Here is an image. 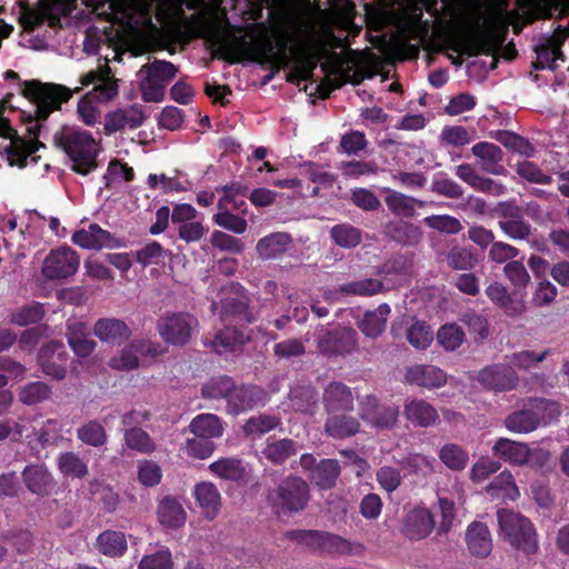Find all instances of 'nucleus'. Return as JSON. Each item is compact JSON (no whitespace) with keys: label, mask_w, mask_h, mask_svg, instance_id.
<instances>
[{"label":"nucleus","mask_w":569,"mask_h":569,"mask_svg":"<svg viewBox=\"0 0 569 569\" xmlns=\"http://www.w3.org/2000/svg\"><path fill=\"white\" fill-rule=\"evenodd\" d=\"M22 93L34 103L33 114L29 113L26 128L29 140L14 136L8 121L0 118V137L10 139L4 148L9 164L19 167H26L29 161L33 163L38 161L34 153L43 147L38 140L46 129L43 122L52 111L60 109V106L72 96V91L64 86L36 80L24 82Z\"/></svg>","instance_id":"f257e3e1"},{"label":"nucleus","mask_w":569,"mask_h":569,"mask_svg":"<svg viewBox=\"0 0 569 569\" xmlns=\"http://www.w3.org/2000/svg\"><path fill=\"white\" fill-rule=\"evenodd\" d=\"M183 3V0H163L157 12L159 20L167 24H186L193 36L203 38L230 62H238L258 50L259 43L252 33V27L249 32L241 34L222 31L217 21L206 13H194L187 18Z\"/></svg>","instance_id":"f03ea898"},{"label":"nucleus","mask_w":569,"mask_h":569,"mask_svg":"<svg viewBox=\"0 0 569 569\" xmlns=\"http://www.w3.org/2000/svg\"><path fill=\"white\" fill-rule=\"evenodd\" d=\"M54 146L72 161V170L86 176L93 171L99 153V142L93 136L76 126H63L53 134Z\"/></svg>","instance_id":"7ed1b4c3"},{"label":"nucleus","mask_w":569,"mask_h":569,"mask_svg":"<svg viewBox=\"0 0 569 569\" xmlns=\"http://www.w3.org/2000/svg\"><path fill=\"white\" fill-rule=\"evenodd\" d=\"M499 535L515 549L527 555L538 550L537 532L532 522L519 512L501 509L497 512Z\"/></svg>","instance_id":"20e7f679"},{"label":"nucleus","mask_w":569,"mask_h":569,"mask_svg":"<svg viewBox=\"0 0 569 569\" xmlns=\"http://www.w3.org/2000/svg\"><path fill=\"white\" fill-rule=\"evenodd\" d=\"M74 1L38 0L34 7L20 3L19 22L24 31H32L44 22H48L51 28L59 27L61 17L68 16L72 11Z\"/></svg>","instance_id":"39448f33"},{"label":"nucleus","mask_w":569,"mask_h":569,"mask_svg":"<svg viewBox=\"0 0 569 569\" xmlns=\"http://www.w3.org/2000/svg\"><path fill=\"white\" fill-rule=\"evenodd\" d=\"M176 73L177 68L163 60L142 66L138 72L142 99L147 102H160L167 84Z\"/></svg>","instance_id":"423d86ee"},{"label":"nucleus","mask_w":569,"mask_h":569,"mask_svg":"<svg viewBox=\"0 0 569 569\" xmlns=\"http://www.w3.org/2000/svg\"><path fill=\"white\" fill-rule=\"evenodd\" d=\"M108 6L113 20L127 28H138L150 21L151 4L148 0H106L90 3L94 10Z\"/></svg>","instance_id":"0eeeda50"},{"label":"nucleus","mask_w":569,"mask_h":569,"mask_svg":"<svg viewBox=\"0 0 569 569\" xmlns=\"http://www.w3.org/2000/svg\"><path fill=\"white\" fill-rule=\"evenodd\" d=\"M79 267V253L68 246H60L51 249L43 259L41 274L51 281L67 280L77 273Z\"/></svg>","instance_id":"6e6552de"},{"label":"nucleus","mask_w":569,"mask_h":569,"mask_svg":"<svg viewBox=\"0 0 569 569\" xmlns=\"http://www.w3.org/2000/svg\"><path fill=\"white\" fill-rule=\"evenodd\" d=\"M269 500L277 512L299 511L309 500L308 485L300 478H288L269 495Z\"/></svg>","instance_id":"1a4fd4ad"},{"label":"nucleus","mask_w":569,"mask_h":569,"mask_svg":"<svg viewBox=\"0 0 569 569\" xmlns=\"http://www.w3.org/2000/svg\"><path fill=\"white\" fill-rule=\"evenodd\" d=\"M89 84H93V88L86 94H90L98 102H109L118 96V80L111 74L107 63L83 74L80 78V86L76 87L74 91L78 92Z\"/></svg>","instance_id":"9d476101"},{"label":"nucleus","mask_w":569,"mask_h":569,"mask_svg":"<svg viewBox=\"0 0 569 569\" xmlns=\"http://www.w3.org/2000/svg\"><path fill=\"white\" fill-rule=\"evenodd\" d=\"M197 326L196 318L180 312L162 317L158 322V331L164 341L182 346L189 341Z\"/></svg>","instance_id":"9b49d317"},{"label":"nucleus","mask_w":569,"mask_h":569,"mask_svg":"<svg viewBox=\"0 0 569 569\" xmlns=\"http://www.w3.org/2000/svg\"><path fill=\"white\" fill-rule=\"evenodd\" d=\"M161 348L149 341H134L123 348L109 361L111 368L117 370H131L139 367L140 360L146 356L156 357Z\"/></svg>","instance_id":"f8f14e48"},{"label":"nucleus","mask_w":569,"mask_h":569,"mask_svg":"<svg viewBox=\"0 0 569 569\" xmlns=\"http://www.w3.org/2000/svg\"><path fill=\"white\" fill-rule=\"evenodd\" d=\"M496 456L511 465H525L532 456H537L540 460H547L549 453L542 449L531 451L527 445L517 442L508 438H500L492 447Z\"/></svg>","instance_id":"ddd939ff"},{"label":"nucleus","mask_w":569,"mask_h":569,"mask_svg":"<svg viewBox=\"0 0 569 569\" xmlns=\"http://www.w3.org/2000/svg\"><path fill=\"white\" fill-rule=\"evenodd\" d=\"M361 418L378 429L392 427L399 415L398 407L379 403L375 397H366L361 402Z\"/></svg>","instance_id":"4468645a"},{"label":"nucleus","mask_w":569,"mask_h":569,"mask_svg":"<svg viewBox=\"0 0 569 569\" xmlns=\"http://www.w3.org/2000/svg\"><path fill=\"white\" fill-rule=\"evenodd\" d=\"M478 381L486 389L508 391L517 386L518 376L510 366L493 365L479 371Z\"/></svg>","instance_id":"2eb2a0df"},{"label":"nucleus","mask_w":569,"mask_h":569,"mask_svg":"<svg viewBox=\"0 0 569 569\" xmlns=\"http://www.w3.org/2000/svg\"><path fill=\"white\" fill-rule=\"evenodd\" d=\"M568 33L563 30H556L550 37L543 38L537 47V59L533 62L536 69H556L558 60L563 61L561 46L563 44Z\"/></svg>","instance_id":"dca6fc26"},{"label":"nucleus","mask_w":569,"mask_h":569,"mask_svg":"<svg viewBox=\"0 0 569 569\" xmlns=\"http://www.w3.org/2000/svg\"><path fill=\"white\" fill-rule=\"evenodd\" d=\"M517 2L529 21L569 14V0H517Z\"/></svg>","instance_id":"f3484780"},{"label":"nucleus","mask_w":569,"mask_h":569,"mask_svg":"<svg viewBox=\"0 0 569 569\" xmlns=\"http://www.w3.org/2000/svg\"><path fill=\"white\" fill-rule=\"evenodd\" d=\"M142 106L132 104L109 112L104 119V131L108 134L122 130L124 128L136 129L144 121Z\"/></svg>","instance_id":"a211bd4d"},{"label":"nucleus","mask_w":569,"mask_h":569,"mask_svg":"<svg viewBox=\"0 0 569 569\" xmlns=\"http://www.w3.org/2000/svg\"><path fill=\"white\" fill-rule=\"evenodd\" d=\"M307 542H316L319 547L342 555H361L365 546L360 542L346 540L328 532L309 531L303 533Z\"/></svg>","instance_id":"6ab92c4d"},{"label":"nucleus","mask_w":569,"mask_h":569,"mask_svg":"<svg viewBox=\"0 0 569 569\" xmlns=\"http://www.w3.org/2000/svg\"><path fill=\"white\" fill-rule=\"evenodd\" d=\"M66 362L67 352L61 342H50L41 348L39 363L47 376L58 380L63 379L66 376Z\"/></svg>","instance_id":"aec40b11"},{"label":"nucleus","mask_w":569,"mask_h":569,"mask_svg":"<svg viewBox=\"0 0 569 569\" xmlns=\"http://www.w3.org/2000/svg\"><path fill=\"white\" fill-rule=\"evenodd\" d=\"M518 20L519 13L517 11L509 10L505 0H498L490 18V23L495 30L490 31L487 37H492L497 46H502L505 41V33L509 26H513L516 31L520 30L521 27L518 26Z\"/></svg>","instance_id":"412c9836"},{"label":"nucleus","mask_w":569,"mask_h":569,"mask_svg":"<svg viewBox=\"0 0 569 569\" xmlns=\"http://www.w3.org/2000/svg\"><path fill=\"white\" fill-rule=\"evenodd\" d=\"M435 528V519L431 511L426 507H417L410 510L405 521V533L410 539H423Z\"/></svg>","instance_id":"4be33fe9"},{"label":"nucleus","mask_w":569,"mask_h":569,"mask_svg":"<svg viewBox=\"0 0 569 569\" xmlns=\"http://www.w3.org/2000/svg\"><path fill=\"white\" fill-rule=\"evenodd\" d=\"M408 382L428 389L440 388L447 382V375L440 368L431 365H415L406 372Z\"/></svg>","instance_id":"5701e85b"},{"label":"nucleus","mask_w":569,"mask_h":569,"mask_svg":"<svg viewBox=\"0 0 569 569\" xmlns=\"http://www.w3.org/2000/svg\"><path fill=\"white\" fill-rule=\"evenodd\" d=\"M72 242L83 249L112 248L116 246L111 233L97 223H91L87 229L76 231L72 236Z\"/></svg>","instance_id":"b1692460"},{"label":"nucleus","mask_w":569,"mask_h":569,"mask_svg":"<svg viewBox=\"0 0 569 569\" xmlns=\"http://www.w3.org/2000/svg\"><path fill=\"white\" fill-rule=\"evenodd\" d=\"M403 415L408 421L418 427H430L439 420L436 408L422 399H407Z\"/></svg>","instance_id":"393cba45"},{"label":"nucleus","mask_w":569,"mask_h":569,"mask_svg":"<svg viewBox=\"0 0 569 569\" xmlns=\"http://www.w3.org/2000/svg\"><path fill=\"white\" fill-rule=\"evenodd\" d=\"M357 340V332L351 328H338L333 331H328L319 339V349L322 352H347L355 345Z\"/></svg>","instance_id":"a878e982"},{"label":"nucleus","mask_w":569,"mask_h":569,"mask_svg":"<svg viewBox=\"0 0 569 569\" xmlns=\"http://www.w3.org/2000/svg\"><path fill=\"white\" fill-rule=\"evenodd\" d=\"M228 410L238 415L263 402V392L257 387H233L228 395Z\"/></svg>","instance_id":"bb28decb"},{"label":"nucleus","mask_w":569,"mask_h":569,"mask_svg":"<svg viewBox=\"0 0 569 569\" xmlns=\"http://www.w3.org/2000/svg\"><path fill=\"white\" fill-rule=\"evenodd\" d=\"M468 550L476 557L485 558L492 549V539L488 527L482 522H472L466 531Z\"/></svg>","instance_id":"cd10ccee"},{"label":"nucleus","mask_w":569,"mask_h":569,"mask_svg":"<svg viewBox=\"0 0 569 569\" xmlns=\"http://www.w3.org/2000/svg\"><path fill=\"white\" fill-rule=\"evenodd\" d=\"M193 496L202 513L213 519L221 507V496L218 488L209 481H202L194 486Z\"/></svg>","instance_id":"c85d7f7f"},{"label":"nucleus","mask_w":569,"mask_h":569,"mask_svg":"<svg viewBox=\"0 0 569 569\" xmlns=\"http://www.w3.org/2000/svg\"><path fill=\"white\" fill-rule=\"evenodd\" d=\"M323 401L328 415L337 412H349L353 409V398L351 391L341 383H330L323 395Z\"/></svg>","instance_id":"c756f323"},{"label":"nucleus","mask_w":569,"mask_h":569,"mask_svg":"<svg viewBox=\"0 0 569 569\" xmlns=\"http://www.w3.org/2000/svg\"><path fill=\"white\" fill-rule=\"evenodd\" d=\"M93 333L100 341L116 345L127 339L130 330L120 319L102 318L94 323Z\"/></svg>","instance_id":"7c9ffc66"},{"label":"nucleus","mask_w":569,"mask_h":569,"mask_svg":"<svg viewBox=\"0 0 569 569\" xmlns=\"http://www.w3.org/2000/svg\"><path fill=\"white\" fill-rule=\"evenodd\" d=\"M292 239L286 232H273L261 238L256 246L259 258L263 260L280 258L291 246Z\"/></svg>","instance_id":"2f4dec72"},{"label":"nucleus","mask_w":569,"mask_h":569,"mask_svg":"<svg viewBox=\"0 0 569 569\" xmlns=\"http://www.w3.org/2000/svg\"><path fill=\"white\" fill-rule=\"evenodd\" d=\"M390 312V307L387 303H381L375 310L363 315L362 319L358 321V328L366 337L376 338L385 330Z\"/></svg>","instance_id":"473e14b6"},{"label":"nucleus","mask_w":569,"mask_h":569,"mask_svg":"<svg viewBox=\"0 0 569 569\" xmlns=\"http://www.w3.org/2000/svg\"><path fill=\"white\" fill-rule=\"evenodd\" d=\"M538 412H536L529 402L526 408L510 413L505 419L506 428L516 433H528L539 426Z\"/></svg>","instance_id":"72a5a7b5"},{"label":"nucleus","mask_w":569,"mask_h":569,"mask_svg":"<svg viewBox=\"0 0 569 569\" xmlns=\"http://www.w3.org/2000/svg\"><path fill=\"white\" fill-rule=\"evenodd\" d=\"M157 515L159 522L167 528H179L187 519L181 503L171 497H166L159 502Z\"/></svg>","instance_id":"f704fd0d"},{"label":"nucleus","mask_w":569,"mask_h":569,"mask_svg":"<svg viewBox=\"0 0 569 569\" xmlns=\"http://www.w3.org/2000/svg\"><path fill=\"white\" fill-rule=\"evenodd\" d=\"M189 429L196 437L203 439L218 438L223 432L222 422L212 413L198 415L191 420Z\"/></svg>","instance_id":"c9c22d12"},{"label":"nucleus","mask_w":569,"mask_h":569,"mask_svg":"<svg viewBox=\"0 0 569 569\" xmlns=\"http://www.w3.org/2000/svg\"><path fill=\"white\" fill-rule=\"evenodd\" d=\"M487 493L493 499L516 500L520 492L515 483L513 476L509 471L500 472L486 488Z\"/></svg>","instance_id":"e433bc0d"},{"label":"nucleus","mask_w":569,"mask_h":569,"mask_svg":"<svg viewBox=\"0 0 569 569\" xmlns=\"http://www.w3.org/2000/svg\"><path fill=\"white\" fill-rule=\"evenodd\" d=\"M359 430V422L347 412L329 415L326 422V432L333 438H346Z\"/></svg>","instance_id":"4c0bfd02"},{"label":"nucleus","mask_w":569,"mask_h":569,"mask_svg":"<svg viewBox=\"0 0 569 569\" xmlns=\"http://www.w3.org/2000/svg\"><path fill=\"white\" fill-rule=\"evenodd\" d=\"M22 476L28 489L34 493H44L52 486V477L43 465L26 467Z\"/></svg>","instance_id":"58836bf2"},{"label":"nucleus","mask_w":569,"mask_h":569,"mask_svg":"<svg viewBox=\"0 0 569 569\" xmlns=\"http://www.w3.org/2000/svg\"><path fill=\"white\" fill-rule=\"evenodd\" d=\"M486 295L509 316H517L523 310V306L520 302H515L507 288L499 282L490 283L486 289Z\"/></svg>","instance_id":"ea45409f"},{"label":"nucleus","mask_w":569,"mask_h":569,"mask_svg":"<svg viewBox=\"0 0 569 569\" xmlns=\"http://www.w3.org/2000/svg\"><path fill=\"white\" fill-rule=\"evenodd\" d=\"M438 457L440 461L452 471L463 470L469 462L468 451L457 443H446L439 451Z\"/></svg>","instance_id":"a19ab883"},{"label":"nucleus","mask_w":569,"mask_h":569,"mask_svg":"<svg viewBox=\"0 0 569 569\" xmlns=\"http://www.w3.org/2000/svg\"><path fill=\"white\" fill-rule=\"evenodd\" d=\"M387 196L385 202L390 211L397 216L411 217L416 211V207H422L423 202L415 198L408 197L391 189H386Z\"/></svg>","instance_id":"79ce46f5"},{"label":"nucleus","mask_w":569,"mask_h":569,"mask_svg":"<svg viewBox=\"0 0 569 569\" xmlns=\"http://www.w3.org/2000/svg\"><path fill=\"white\" fill-rule=\"evenodd\" d=\"M63 428L64 423L61 420L47 419L38 430L32 428L34 441L41 447L58 445L64 439Z\"/></svg>","instance_id":"37998d69"},{"label":"nucleus","mask_w":569,"mask_h":569,"mask_svg":"<svg viewBox=\"0 0 569 569\" xmlns=\"http://www.w3.org/2000/svg\"><path fill=\"white\" fill-rule=\"evenodd\" d=\"M100 552L109 557H119L127 550V540L122 532L107 530L97 538Z\"/></svg>","instance_id":"c03bdc74"},{"label":"nucleus","mask_w":569,"mask_h":569,"mask_svg":"<svg viewBox=\"0 0 569 569\" xmlns=\"http://www.w3.org/2000/svg\"><path fill=\"white\" fill-rule=\"evenodd\" d=\"M124 443L129 449L141 453H152L157 449V445L148 432L141 428L132 427L124 431Z\"/></svg>","instance_id":"a18cd8bd"},{"label":"nucleus","mask_w":569,"mask_h":569,"mask_svg":"<svg viewBox=\"0 0 569 569\" xmlns=\"http://www.w3.org/2000/svg\"><path fill=\"white\" fill-rule=\"evenodd\" d=\"M212 475L221 479L239 480L244 475V467L239 459L222 458L209 466Z\"/></svg>","instance_id":"49530a36"},{"label":"nucleus","mask_w":569,"mask_h":569,"mask_svg":"<svg viewBox=\"0 0 569 569\" xmlns=\"http://www.w3.org/2000/svg\"><path fill=\"white\" fill-rule=\"evenodd\" d=\"M340 473L339 465L336 460H322L313 470L312 479L316 485L322 489H329L335 486Z\"/></svg>","instance_id":"de8ad7c7"},{"label":"nucleus","mask_w":569,"mask_h":569,"mask_svg":"<svg viewBox=\"0 0 569 569\" xmlns=\"http://www.w3.org/2000/svg\"><path fill=\"white\" fill-rule=\"evenodd\" d=\"M456 174L466 183L479 191L495 192L498 186L489 178L480 177L470 164H460Z\"/></svg>","instance_id":"09e8293b"},{"label":"nucleus","mask_w":569,"mask_h":569,"mask_svg":"<svg viewBox=\"0 0 569 569\" xmlns=\"http://www.w3.org/2000/svg\"><path fill=\"white\" fill-rule=\"evenodd\" d=\"M296 451L297 447L292 440L281 439L268 441L267 446L262 450V455L266 459L274 463H281L296 453Z\"/></svg>","instance_id":"8fccbe9b"},{"label":"nucleus","mask_w":569,"mask_h":569,"mask_svg":"<svg viewBox=\"0 0 569 569\" xmlns=\"http://www.w3.org/2000/svg\"><path fill=\"white\" fill-rule=\"evenodd\" d=\"M330 236L335 243L342 248H355L361 242V231L348 223L332 227Z\"/></svg>","instance_id":"3c124183"},{"label":"nucleus","mask_w":569,"mask_h":569,"mask_svg":"<svg viewBox=\"0 0 569 569\" xmlns=\"http://www.w3.org/2000/svg\"><path fill=\"white\" fill-rule=\"evenodd\" d=\"M290 405L296 411L313 415L317 409V395L311 388H297L291 391Z\"/></svg>","instance_id":"603ef678"},{"label":"nucleus","mask_w":569,"mask_h":569,"mask_svg":"<svg viewBox=\"0 0 569 569\" xmlns=\"http://www.w3.org/2000/svg\"><path fill=\"white\" fill-rule=\"evenodd\" d=\"M436 32L441 38L446 49L451 50L458 54L468 52L467 43L465 42L463 38L456 30H453L450 20L446 22V26L438 23L436 27Z\"/></svg>","instance_id":"864d4df0"},{"label":"nucleus","mask_w":569,"mask_h":569,"mask_svg":"<svg viewBox=\"0 0 569 569\" xmlns=\"http://www.w3.org/2000/svg\"><path fill=\"white\" fill-rule=\"evenodd\" d=\"M77 436L83 443L92 447H101L107 441L104 427L96 420H91L81 426L77 430Z\"/></svg>","instance_id":"5fc2aeb1"},{"label":"nucleus","mask_w":569,"mask_h":569,"mask_svg":"<svg viewBox=\"0 0 569 569\" xmlns=\"http://www.w3.org/2000/svg\"><path fill=\"white\" fill-rule=\"evenodd\" d=\"M60 472L69 478H82L87 475V465L74 452L61 453L58 458Z\"/></svg>","instance_id":"6e6d98bb"},{"label":"nucleus","mask_w":569,"mask_h":569,"mask_svg":"<svg viewBox=\"0 0 569 569\" xmlns=\"http://www.w3.org/2000/svg\"><path fill=\"white\" fill-rule=\"evenodd\" d=\"M383 289V283L378 279H361L340 286L341 292L347 296H373Z\"/></svg>","instance_id":"4d7b16f0"},{"label":"nucleus","mask_w":569,"mask_h":569,"mask_svg":"<svg viewBox=\"0 0 569 569\" xmlns=\"http://www.w3.org/2000/svg\"><path fill=\"white\" fill-rule=\"evenodd\" d=\"M438 508L440 512V520L438 530L439 532H448L453 527L456 518L455 500L445 495L441 490L437 491Z\"/></svg>","instance_id":"13d9d810"},{"label":"nucleus","mask_w":569,"mask_h":569,"mask_svg":"<svg viewBox=\"0 0 569 569\" xmlns=\"http://www.w3.org/2000/svg\"><path fill=\"white\" fill-rule=\"evenodd\" d=\"M437 340L446 350L453 351L462 345L465 332L459 326L448 323L440 327L437 333Z\"/></svg>","instance_id":"bf43d9fd"},{"label":"nucleus","mask_w":569,"mask_h":569,"mask_svg":"<svg viewBox=\"0 0 569 569\" xmlns=\"http://www.w3.org/2000/svg\"><path fill=\"white\" fill-rule=\"evenodd\" d=\"M549 353V349H545L540 352L521 350L509 357V365L520 370H527L543 361Z\"/></svg>","instance_id":"052dcab7"},{"label":"nucleus","mask_w":569,"mask_h":569,"mask_svg":"<svg viewBox=\"0 0 569 569\" xmlns=\"http://www.w3.org/2000/svg\"><path fill=\"white\" fill-rule=\"evenodd\" d=\"M50 395V388L46 383L37 381L22 387L19 399L24 405L32 406L47 400Z\"/></svg>","instance_id":"680f3d73"},{"label":"nucleus","mask_w":569,"mask_h":569,"mask_svg":"<svg viewBox=\"0 0 569 569\" xmlns=\"http://www.w3.org/2000/svg\"><path fill=\"white\" fill-rule=\"evenodd\" d=\"M407 339L416 349H426L433 340V332L429 326L423 322L416 321L409 327L407 331Z\"/></svg>","instance_id":"e2e57ef3"},{"label":"nucleus","mask_w":569,"mask_h":569,"mask_svg":"<svg viewBox=\"0 0 569 569\" xmlns=\"http://www.w3.org/2000/svg\"><path fill=\"white\" fill-rule=\"evenodd\" d=\"M246 339L247 337L242 332L228 327L224 331L219 332L214 337L211 345L218 353H223L238 345H242Z\"/></svg>","instance_id":"0e129e2a"},{"label":"nucleus","mask_w":569,"mask_h":569,"mask_svg":"<svg viewBox=\"0 0 569 569\" xmlns=\"http://www.w3.org/2000/svg\"><path fill=\"white\" fill-rule=\"evenodd\" d=\"M279 425V419L274 416L260 415L251 417L243 427L244 432L251 437H260L263 433L274 429Z\"/></svg>","instance_id":"69168bd1"},{"label":"nucleus","mask_w":569,"mask_h":569,"mask_svg":"<svg viewBox=\"0 0 569 569\" xmlns=\"http://www.w3.org/2000/svg\"><path fill=\"white\" fill-rule=\"evenodd\" d=\"M423 223L433 230L450 234H456L462 229L460 221L457 218L448 214H435L426 217L423 219Z\"/></svg>","instance_id":"338daca9"},{"label":"nucleus","mask_w":569,"mask_h":569,"mask_svg":"<svg viewBox=\"0 0 569 569\" xmlns=\"http://www.w3.org/2000/svg\"><path fill=\"white\" fill-rule=\"evenodd\" d=\"M181 450L186 452L189 457L194 459H207L214 451V443L209 439L203 438H192L187 439L184 445L181 447Z\"/></svg>","instance_id":"774afa93"}]
</instances>
